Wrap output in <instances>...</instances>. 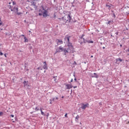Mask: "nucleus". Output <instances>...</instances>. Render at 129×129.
<instances>
[{
  "label": "nucleus",
  "instance_id": "obj_13",
  "mask_svg": "<svg viewBox=\"0 0 129 129\" xmlns=\"http://www.w3.org/2000/svg\"><path fill=\"white\" fill-rule=\"evenodd\" d=\"M66 86L67 87V89H70V88H72L73 87V86L70 84H67L66 85Z\"/></svg>",
  "mask_w": 129,
  "mask_h": 129
},
{
  "label": "nucleus",
  "instance_id": "obj_24",
  "mask_svg": "<svg viewBox=\"0 0 129 129\" xmlns=\"http://www.w3.org/2000/svg\"><path fill=\"white\" fill-rule=\"evenodd\" d=\"M17 13V14L19 15V16H20V15H21L22 13H20V12H16Z\"/></svg>",
  "mask_w": 129,
  "mask_h": 129
},
{
  "label": "nucleus",
  "instance_id": "obj_5",
  "mask_svg": "<svg viewBox=\"0 0 129 129\" xmlns=\"http://www.w3.org/2000/svg\"><path fill=\"white\" fill-rule=\"evenodd\" d=\"M43 12V17H48L49 15H48V11L44 10V8H42Z\"/></svg>",
  "mask_w": 129,
  "mask_h": 129
},
{
  "label": "nucleus",
  "instance_id": "obj_1",
  "mask_svg": "<svg viewBox=\"0 0 129 129\" xmlns=\"http://www.w3.org/2000/svg\"><path fill=\"white\" fill-rule=\"evenodd\" d=\"M63 21L64 23H70L71 22V13H69V14L66 15L64 17H62L60 21Z\"/></svg>",
  "mask_w": 129,
  "mask_h": 129
},
{
  "label": "nucleus",
  "instance_id": "obj_6",
  "mask_svg": "<svg viewBox=\"0 0 129 129\" xmlns=\"http://www.w3.org/2000/svg\"><path fill=\"white\" fill-rule=\"evenodd\" d=\"M55 42H56L57 45H58L63 44V41H62L61 40H60L59 39H56Z\"/></svg>",
  "mask_w": 129,
  "mask_h": 129
},
{
  "label": "nucleus",
  "instance_id": "obj_40",
  "mask_svg": "<svg viewBox=\"0 0 129 129\" xmlns=\"http://www.w3.org/2000/svg\"><path fill=\"white\" fill-rule=\"evenodd\" d=\"M37 69L39 70H40V68H38Z\"/></svg>",
  "mask_w": 129,
  "mask_h": 129
},
{
  "label": "nucleus",
  "instance_id": "obj_44",
  "mask_svg": "<svg viewBox=\"0 0 129 129\" xmlns=\"http://www.w3.org/2000/svg\"><path fill=\"white\" fill-rule=\"evenodd\" d=\"M117 34H118V32H117V33H116V35H117Z\"/></svg>",
  "mask_w": 129,
  "mask_h": 129
},
{
  "label": "nucleus",
  "instance_id": "obj_7",
  "mask_svg": "<svg viewBox=\"0 0 129 129\" xmlns=\"http://www.w3.org/2000/svg\"><path fill=\"white\" fill-rule=\"evenodd\" d=\"M67 50V51H69V52H68L69 54H70V53H73V46H72V47L71 46H69V48H68Z\"/></svg>",
  "mask_w": 129,
  "mask_h": 129
},
{
  "label": "nucleus",
  "instance_id": "obj_8",
  "mask_svg": "<svg viewBox=\"0 0 129 129\" xmlns=\"http://www.w3.org/2000/svg\"><path fill=\"white\" fill-rule=\"evenodd\" d=\"M89 104L87 103L86 104H82L81 108L82 109H85L86 108L89 107Z\"/></svg>",
  "mask_w": 129,
  "mask_h": 129
},
{
  "label": "nucleus",
  "instance_id": "obj_32",
  "mask_svg": "<svg viewBox=\"0 0 129 129\" xmlns=\"http://www.w3.org/2000/svg\"><path fill=\"white\" fill-rule=\"evenodd\" d=\"M74 88H75H75H77V86H74Z\"/></svg>",
  "mask_w": 129,
  "mask_h": 129
},
{
  "label": "nucleus",
  "instance_id": "obj_23",
  "mask_svg": "<svg viewBox=\"0 0 129 129\" xmlns=\"http://www.w3.org/2000/svg\"><path fill=\"white\" fill-rule=\"evenodd\" d=\"M32 5L34 6H36V2H33Z\"/></svg>",
  "mask_w": 129,
  "mask_h": 129
},
{
  "label": "nucleus",
  "instance_id": "obj_10",
  "mask_svg": "<svg viewBox=\"0 0 129 129\" xmlns=\"http://www.w3.org/2000/svg\"><path fill=\"white\" fill-rule=\"evenodd\" d=\"M19 11V8L18 7H14V10L11 9V12H15V13H18Z\"/></svg>",
  "mask_w": 129,
  "mask_h": 129
},
{
  "label": "nucleus",
  "instance_id": "obj_42",
  "mask_svg": "<svg viewBox=\"0 0 129 129\" xmlns=\"http://www.w3.org/2000/svg\"><path fill=\"white\" fill-rule=\"evenodd\" d=\"M103 49H105V47H103Z\"/></svg>",
  "mask_w": 129,
  "mask_h": 129
},
{
  "label": "nucleus",
  "instance_id": "obj_49",
  "mask_svg": "<svg viewBox=\"0 0 129 129\" xmlns=\"http://www.w3.org/2000/svg\"><path fill=\"white\" fill-rule=\"evenodd\" d=\"M128 52H129V49H128Z\"/></svg>",
  "mask_w": 129,
  "mask_h": 129
},
{
  "label": "nucleus",
  "instance_id": "obj_48",
  "mask_svg": "<svg viewBox=\"0 0 129 129\" xmlns=\"http://www.w3.org/2000/svg\"><path fill=\"white\" fill-rule=\"evenodd\" d=\"M29 33H31V31H29Z\"/></svg>",
  "mask_w": 129,
  "mask_h": 129
},
{
  "label": "nucleus",
  "instance_id": "obj_19",
  "mask_svg": "<svg viewBox=\"0 0 129 129\" xmlns=\"http://www.w3.org/2000/svg\"><path fill=\"white\" fill-rule=\"evenodd\" d=\"M40 111H41L42 115H44V116L46 115L45 113H44V112H43V111L42 110V108H40Z\"/></svg>",
  "mask_w": 129,
  "mask_h": 129
},
{
  "label": "nucleus",
  "instance_id": "obj_27",
  "mask_svg": "<svg viewBox=\"0 0 129 129\" xmlns=\"http://www.w3.org/2000/svg\"><path fill=\"white\" fill-rule=\"evenodd\" d=\"M9 9H10L11 10L12 9V6H9Z\"/></svg>",
  "mask_w": 129,
  "mask_h": 129
},
{
  "label": "nucleus",
  "instance_id": "obj_28",
  "mask_svg": "<svg viewBox=\"0 0 129 129\" xmlns=\"http://www.w3.org/2000/svg\"><path fill=\"white\" fill-rule=\"evenodd\" d=\"M67 114H68L67 113H66L64 115L65 117H68V116L67 115Z\"/></svg>",
  "mask_w": 129,
  "mask_h": 129
},
{
  "label": "nucleus",
  "instance_id": "obj_4",
  "mask_svg": "<svg viewBox=\"0 0 129 129\" xmlns=\"http://www.w3.org/2000/svg\"><path fill=\"white\" fill-rule=\"evenodd\" d=\"M64 48L62 47L61 46H59L56 50L55 53H60V52H63Z\"/></svg>",
  "mask_w": 129,
  "mask_h": 129
},
{
  "label": "nucleus",
  "instance_id": "obj_9",
  "mask_svg": "<svg viewBox=\"0 0 129 129\" xmlns=\"http://www.w3.org/2000/svg\"><path fill=\"white\" fill-rule=\"evenodd\" d=\"M120 62H122V59L120 58H118L116 59V64H119Z\"/></svg>",
  "mask_w": 129,
  "mask_h": 129
},
{
  "label": "nucleus",
  "instance_id": "obj_38",
  "mask_svg": "<svg viewBox=\"0 0 129 129\" xmlns=\"http://www.w3.org/2000/svg\"><path fill=\"white\" fill-rule=\"evenodd\" d=\"M128 123H129V121H127V122H126V124H128Z\"/></svg>",
  "mask_w": 129,
  "mask_h": 129
},
{
  "label": "nucleus",
  "instance_id": "obj_36",
  "mask_svg": "<svg viewBox=\"0 0 129 129\" xmlns=\"http://www.w3.org/2000/svg\"><path fill=\"white\" fill-rule=\"evenodd\" d=\"M75 81H77V80L76 79V78H75Z\"/></svg>",
  "mask_w": 129,
  "mask_h": 129
},
{
  "label": "nucleus",
  "instance_id": "obj_29",
  "mask_svg": "<svg viewBox=\"0 0 129 129\" xmlns=\"http://www.w3.org/2000/svg\"><path fill=\"white\" fill-rule=\"evenodd\" d=\"M38 15H39V16H40L42 15V13H39Z\"/></svg>",
  "mask_w": 129,
  "mask_h": 129
},
{
  "label": "nucleus",
  "instance_id": "obj_25",
  "mask_svg": "<svg viewBox=\"0 0 129 129\" xmlns=\"http://www.w3.org/2000/svg\"><path fill=\"white\" fill-rule=\"evenodd\" d=\"M35 110H36V111H38V110H39V108H38V107H36L35 108Z\"/></svg>",
  "mask_w": 129,
  "mask_h": 129
},
{
  "label": "nucleus",
  "instance_id": "obj_11",
  "mask_svg": "<svg viewBox=\"0 0 129 129\" xmlns=\"http://www.w3.org/2000/svg\"><path fill=\"white\" fill-rule=\"evenodd\" d=\"M106 7L107 8V9H108V10H110L111 8H112V5L111 4H107L106 5Z\"/></svg>",
  "mask_w": 129,
  "mask_h": 129
},
{
  "label": "nucleus",
  "instance_id": "obj_2",
  "mask_svg": "<svg viewBox=\"0 0 129 129\" xmlns=\"http://www.w3.org/2000/svg\"><path fill=\"white\" fill-rule=\"evenodd\" d=\"M70 38H71V36L66 35L64 37V41L68 44V47H71L72 48V43H70Z\"/></svg>",
  "mask_w": 129,
  "mask_h": 129
},
{
  "label": "nucleus",
  "instance_id": "obj_45",
  "mask_svg": "<svg viewBox=\"0 0 129 129\" xmlns=\"http://www.w3.org/2000/svg\"><path fill=\"white\" fill-rule=\"evenodd\" d=\"M93 57V55H92V56H91V57L92 58Z\"/></svg>",
  "mask_w": 129,
  "mask_h": 129
},
{
  "label": "nucleus",
  "instance_id": "obj_15",
  "mask_svg": "<svg viewBox=\"0 0 129 129\" xmlns=\"http://www.w3.org/2000/svg\"><path fill=\"white\" fill-rule=\"evenodd\" d=\"M93 76H92V77H95L96 78H98V77H99V76L97 75V74H96V73H94V74H93Z\"/></svg>",
  "mask_w": 129,
  "mask_h": 129
},
{
  "label": "nucleus",
  "instance_id": "obj_18",
  "mask_svg": "<svg viewBox=\"0 0 129 129\" xmlns=\"http://www.w3.org/2000/svg\"><path fill=\"white\" fill-rule=\"evenodd\" d=\"M106 24L107 25H112V24H113V22L112 21H109Z\"/></svg>",
  "mask_w": 129,
  "mask_h": 129
},
{
  "label": "nucleus",
  "instance_id": "obj_37",
  "mask_svg": "<svg viewBox=\"0 0 129 129\" xmlns=\"http://www.w3.org/2000/svg\"><path fill=\"white\" fill-rule=\"evenodd\" d=\"M12 117H14V115H11Z\"/></svg>",
  "mask_w": 129,
  "mask_h": 129
},
{
  "label": "nucleus",
  "instance_id": "obj_16",
  "mask_svg": "<svg viewBox=\"0 0 129 129\" xmlns=\"http://www.w3.org/2000/svg\"><path fill=\"white\" fill-rule=\"evenodd\" d=\"M80 116H79V115H78L76 118H75V120L76 121H78L79 120V118H80Z\"/></svg>",
  "mask_w": 129,
  "mask_h": 129
},
{
  "label": "nucleus",
  "instance_id": "obj_21",
  "mask_svg": "<svg viewBox=\"0 0 129 129\" xmlns=\"http://www.w3.org/2000/svg\"><path fill=\"white\" fill-rule=\"evenodd\" d=\"M2 115H4V112H0V116H2Z\"/></svg>",
  "mask_w": 129,
  "mask_h": 129
},
{
  "label": "nucleus",
  "instance_id": "obj_14",
  "mask_svg": "<svg viewBox=\"0 0 129 129\" xmlns=\"http://www.w3.org/2000/svg\"><path fill=\"white\" fill-rule=\"evenodd\" d=\"M63 52L64 53V55H67V54H68V52H70V51H68L67 49H66V48L63 49Z\"/></svg>",
  "mask_w": 129,
  "mask_h": 129
},
{
  "label": "nucleus",
  "instance_id": "obj_12",
  "mask_svg": "<svg viewBox=\"0 0 129 129\" xmlns=\"http://www.w3.org/2000/svg\"><path fill=\"white\" fill-rule=\"evenodd\" d=\"M43 63H44V65L43 67V69H45V70H47L48 67H47V63L46 62V61H44Z\"/></svg>",
  "mask_w": 129,
  "mask_h": 129
},
{
  "label": "nucleus",
  "instance_id": "obj_31",
  "mask_svg": "<svg viewBox=\"0 0 129 129\" xmlns=\"http://www.w3.org/2000/svg\"><path fill=\"white\" fill-rule=\"evenodd\" d=\"M13 5H16V2H13Z\"/></svg>",
  "mask_w": 129,
  "mask_h": 129
},
{
  "label": "nucleus",
  "instance_id": "obj_22",
  "mask_svg": "<svg viewBox=\"0 0 129 129\" xmlns=\"http://www.w3.org/2000/svg\"><path fill=\"white\" fill-rule=\"evenodd\" d=\"M0 26H2V25H3V23L2 22V19L0 18Z\"/></svg>",
  "mask_w": 129,
  "mask_h": 129
},
{
  "label": "nucleus",
  "instance_id": "obj_30",
  "mask_svg": "<svg viewBox=\"0 0 129 129\" xmlns=\"http://www.w3.org/2000/svg\"><path fill=\"white\" fill-rule=\"evenodd\" d=\"M74 64H75V65H77V62H76V61H74Z\"/></svg>",
  "mask_w": 129,
  "mask_h": 129
},
{
  "label": "nucleus",
  "instance_id": "obj_47",
  "mask_svg": "<svg viewBox=\"0 0 129 129\" xmlns=\"http://www.w3.org/2000/svg\"><path fill=\"white\" fill-rule=\"evenodd\" d=\"M9 5H11V3H9Z\"/></svg>",
  "mask_w": 129,
  "mask_h": 129
},
{
  "label": "nucleus",
  "instance_id": "obj_35",
  "mask_svg": "<svg viewBox=\"0 0 129 129\" xmlns=\"http://www.w3.org/2000/svg\"><path fill=\"white\" fill-rule=\"evenodd\" d=\"M4 56H5V57H7V54H5Z\"/></svg>",
  "mask_w": 129,
  "mask_h": 129
},
{
  "label": "nucleus",
  "instance_id": "obj_46",
  "mask_svg": "<svg viewBox=\"0 0 129 129\" xmlns=\"http://www.w3.org/2000/svg\"><path fill=\"white\" fill-rule=\"evenodd\" d=\"M56 99H58V98H57V97H56Z\"/></svg>",
  "mask_w": 129,
  "mask_h": 129
},
{
  "label": "nucleus",
  "instance_id": "obj_34",
  "mask_svg": "<svg viewBox=\"0 0 129 129\" xmlns=\"http://www.w3.org/2000/svg\"><path fill=\"white\" fill-rule=\"evenodd\" d=\"M21 36H22V37H25V35H24V34H22Z\"/></svg>",
  "mask_w": 129,
  "mask_h": 129
},
{
  "label": "nucleus",
  "instance_id": "obj_17",
  "mask_svg": "<svg viewBox=\"0 0 129 129\" xmlns=\"http://www.w3.org/2000/svg\"><path fill=\"white\" fill-rule=\"evenodd\" d=\"M28 83H29V82H28V81L27 82V81H25L23 82V84L24 85V87L27 86L28 85Z\"/></svg>",
  "mask_w": 129,
  "mask_h": 129
},
{
  "label": "nucleus",
  "instance_id": "obj_20",
  "mask_svg": "<svg viewBox=\"0 0 129 129\" xmlns=\"http://www.w3.org/2000/svg\"><path fill=\"white\" fill-rule=\"evenodd\" d=\"M24 40H25V42L26 43V42H28V38H27V37H24Z\"/></svg>",
  "mask_w": 129,
  "mask_h": 129
},
{
  "label": "nucleus",
  "instance_id": "obj_50",
  "mask_svg": "<svg viewBox=\"0 0 129 129\" xmlns=\"http://www.w3.org/2000/svg\"><path fill=\"white\" fill-rule=\"evenodd\" d=\"M40 70H42V69H40Z\"/></svg>",
  "mask_w": 129,
  "mask_h": 129
},
{
  "label": "nucleus",
  "instance_id": "obj_33",
  "mask_svg": "<svg viewBox=\"0 0 129 129\" xmlns=\"http://www.w3.org/2000/svg\"><path fill=\"white\" fill-rule=\"evenodd\" d=\"M71 82H73V79H72V80H71Z\"/></svg>",
  "mask_w": 129,
  "mask_h": 129
},
{
  "label": "nucleus",
  "instance_id": "obj_43",
  "mask_svg": "<svg viewBox=\"0 0 129 129\" xmlns=\"http://www.w3.org/2000/svg\"><path fill=\"white\" fill-rule=\"evenodd\" d=\"M61 98H64V96H62Z\"/></svg>",
  "mask_w": 129,
  "mask_h": 129
},
{
  "label": "nucleus",
  "instance_id": "obj_39",
  "mask_svg": "<svg viewBox=\"0 0 129 129\" xmlns=\"http://www.w3.org/2000/svg\"><path fill=\"white\" fill-rule=\"evenodd\" d=\"M39 12H42L41 10H39Z\"/></svg>",
  "mask_w": 129,
  "mask_h": 129
},
{
  "label": "nucleus",
  "instance_id": "obj_26",
  "mask_svg": "<svg viewBox=\"0 0 129 129\" xmlns=\"http://www.w3.org/2000/svg\"><path fill=\"white\" fill-rule=\"evenodd\" d=\"M3 55H4V53H3V52H1L0 51V55H1V56H3Z\"/></svg>",
  "mask_w": 129,
  "mask_h": 129
},
{
  "label": "nucleus",
  "instance_id": "obj_41",
  "mask_svg": "<svg viewBox=\"0 0 129 129\" xmlns=\"http://www.w3.org/2000/svg\"><path fill=\"white\" fill-rule=\"evenodd\" d=\"M49 115V113H47V115H46V116H48Z\"/></svg>",
  "mask_w": 129,
  "mask_h": 129
},
{
  "label": "nucleus",
  "instance_id": "obj_3",
  "mask_svg": "<svg viewBox=\"0 0 129 129\" xmlns=\"http://www.w3.org/2000/svg\"><path fill=\"white\" fill-rule=\"evenodd\" d=\"M81 39H83L84 41V43H88V44H90V43H91L92 44H93L94 42L92 40H89V37H87L86 39H84V38L81 37Z\"/></svg>",
  "mask_w": 129,
  "mask_h": 129
}]
</instances>
